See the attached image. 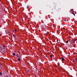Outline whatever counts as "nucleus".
Wrapping results in <instances>:
<instances>
[{
    "instance_id": "2eb2a0df",
    "label": "nucleus",
    "mask_w": 77,
    "mask_h": 77,
    "mask_svg": "<svg viewBox=\"0 0 77 77\" xmlns=\"http://www.w3.org/2000/svg\"><path fill=\"white\" fill-rule=\"evenodd\" d=\"M73 43H75V42H74V40H73Z\"/></svg>"
},
{
    "instance_id": "9b49d317",
    "label": "nucleus",
    "mask_w": 77,
    "mask_h": 77,
    "mask_svg": "<svg viewBox=\"0 0 77 77\" xmlns=\"http://www.w3.org/2000/svg\"><path fill=\"white\" fill-rule=\"evenodd\" d=\"M0 75H2V73L1 72H0Z\"/></svg>"
},
{
    "instance_id": "9d476101",
    "label": "nucleus",
    "mask_w": 77,
    "mask_h": 77,
    "mask_svg": "<svg viewBox=\"0 0 77 77\" xmlns=\"http://www.w3.org/2000/svg\"><path fill=\"white\" fill-rule=\"evenodd\" d=\"M17 59H18V61H20V60H21V59H20V58H18Z\"/></svg>"
},
{
    "instance_id": "1a4fd4ad",
    "label": "nucleus",
    "mask_w": 77,
    "mask_h": 77,
    "mask_svg": "<svg viewBox=\"0 0 77 77\" xmlns=\"http://www.w3.org/2000/svg\"><path fill=\"white\" fill-rule=\"evenodd\" d=\"M69 41L68 40L66 41V43H68Z\"/></svg>"
},
{
    "instance_id": "f8f14e48",
    "label": "nucleus",
    "mask_w": 77,
    "mask_h": 77,
    "mask_svg": "<svg viewBox=\"0 0 77 77\" xmlns=\"http://www.w3.org/2000/svg\"><path fill=\"white\" fill-rule=\"evenodd\" d=\"M72 62H73V63H74V60H73L72 61Z\"/></svg>"
},
{
    "instance_id": "6ab92c4d",
    "label": "nucleus",
    "mask_w": 77,
    "mask_h": 77,
    "mask_svg": "<svg viewBox=\"0 0 77 77\" xmlns=\"http://www.w3.org/2000/svg\"><path fill=\"white\" fill-rule=\"evenodd\" d=\"M15 31H17V30L16 29H14Z\"/></svg>"
},
{
    "instance_id": "a211bd4d",
    "label": "nucleus",
    "mask_w": 77,
    "mask_h": 77,
    "mask_svg": "<svg viewBox=\"0 0 77 77\" xmlns=\"http://www.w3.org/2000/svg\"><path fill=\"white\" fill-rule=\"evenodd\" d=\"M64 21H66V19H65V20H64Z\"/></svg>"
},
{
    "instance_id": "39448f33",
    "label": "nucleus",
    "mask_w": 77,
    "mask_h": 77,
    "mask_svg": "<svg viewBox=\"0 0 77 77\" xmlns=\"http://www.w3.org/2000/svg\"><path fill=\"white\" fill-rule=\"evenodd\" d=\"M13 36H14V38H16V36H15V35L13 34Z\"/></svg>"
},
{
    "instance_id": "aec40b11",
    "label": "nucleus",
    "mask_w": 77,
    "mask_h": 77,
    "mask_svg": "<svg viewBox=\"0 0 77 77\" xmlns=\"http://www.w3.org/2000/svg\"><path fill=\"white\" fill-rule=\"evenodd\" d=\"M11 0V2H12V0Z\"/></svg>"
},
{
    "instance_id": "f257e3e1",
    "label": "nucleus",
    "mask_w": 77,
    "mask_h": 77,
    "mask_svg": "<svg viewBox=\"0 0 77 77\" xmlns=\"http://www.w3.org/2000/svg\"><path fill=\"white\" fill-rule=\"evenodd\" d=\"M2 48H3V50H5V49L6 48H5V47L4 46H2Z\"/></svg>"
},
{
    "instance_id": "dca6fc26",
    "label": "nucleus",
    "mask_w": 77,
    "mask_h": 77,
    "mask_svg": "<svg viewBox=\"0 0 77 77\" xmlns=\"http://www.w3.org/2000/svg\"><path fill=\"white\" fill-rule=\"evenodd\" d=\"M75 60H76V61H77V59H76V58H75Z\"/></svg>"
},
{
    "instance_id": "ddd939ff",
    "label": "nucleus",
    "mask_w": 77,
    "mask_h": 77,
    "mask_svg": "<svg viewBox=\"0 0 77 77\" xmlns=\"http://www.w3.org/2000/svg\"><path fill=\"white\" fill-rule=\"evenodd\" d=\"M50 57H52V55H50Z\"/></svg>"
},
{
    "instance_id": "4468645a",
    "label": "nucleus",
    "mask_w": 77,
    "mask_h": 77,
    "mask_svg": "<svg viewBox=\"0 0 77 77\" xmlns=\"http://www.w3.org/2000/svg\"><path fill=\"white\" fill-rule=\"evenodd\" d=\"M76 39H75L73 41H74L75 42V41H76Z\"/></svg>"
},
{
    "instance_id": "20e7f679",
    "label": "nucleus",
    "mask_w": 77,
    "mask_h": 77,
    "mask_svg": "<svg viewBox=\"0 0 77 77\" xmlns=\"http://www.w3.org/2000/svg\"><path fill=\"white\" fill-rule=\"evenodd\" d=\"M13 56H15V54H16L14 52L13 53Z\"/></svg>"
},
{
    "instance_id": "0eeeda50",
    "label": "nucleus",
    "mask_w": 77,
    "mask_h": 77,
    "mask_svg": "<svg viewBox=\"0 0 77 77\" xmlns=\"http://www.w3.org/2000/svg\"><path fill=\"white\" fill-rule=\"evenodd\" d=\"M57 12H59V9H58L57 10Z\"/></svg>"
},
{
    "instance_id": "423d86ee",
    "label": "nucleus",
    "mask_w": 77,
    "mask_h": 77,
    "mask_svg": "<svg viewBox=\"0 0 77 77\" xmlns=\"http://www.w3.org/2000/svg\"><path fill=\"white\" fill-rule=\"evenodd\" d=\"M62 59V60H65V59L61 57Z\"/></svg>"
},
{
    "instance_id": "6e6552de",
    "label": "nucleus",
    "mask_w": 77,
    "mask_h": 77,
    "mask_svg": "<svg viewBox=\"0 0 77 77\" xmlns=\"http://www.w3.org/2000/svg\"><path fill=\"white\" fill-rule=\"evenodd\" d=\"M72 14H73L74 16H75V14H74V12H72Z\"/></svg>"
},
{
    "instance_id": "7ed1b4c3",
    "label": "nucleus",
    "mask_w": 77,
    "mask_h": 77,
    "mask_svg": "<svg viewBox=\"0 0 77 77\" xmlns=\"http://www.w3.org/2000/svg\"><path fill=\"white\" fill-rule=\"evenodd\" d=\"M70 42H71H71L73 41V40H72V39H70Z\"/></svg>"
},
{
    "instance_id": "f03ea898",
    "label": "nucleus",
    "mask_w": 77,
    "mask_h": 77,
    "mask_svg": "<svg viewBox=\"0 0 77 77\" xmlns=\"http://www.w3.org/2000/svg\"><path fill=\"white\" fill-rule=\"evenodd\" d=\"M16 56L17 57H18V58H20V56H19L18 55H16Z\"/></svg>"
},
{
    "instance_id": "f3484780",
    "label": "nucleus",
    "mask_w": 77,
    "mask_h": 77,
    "mask_svg": "<svg viewBox=\"0 0 77 77\" xmlns=\"http://www.w3.org/2000/svg\"><path fill=\"white\" fill-rule=\"evenodd\" d=\"M72 47H75V46H74V45H72Z\"/></svg>"
}]
</instances>
